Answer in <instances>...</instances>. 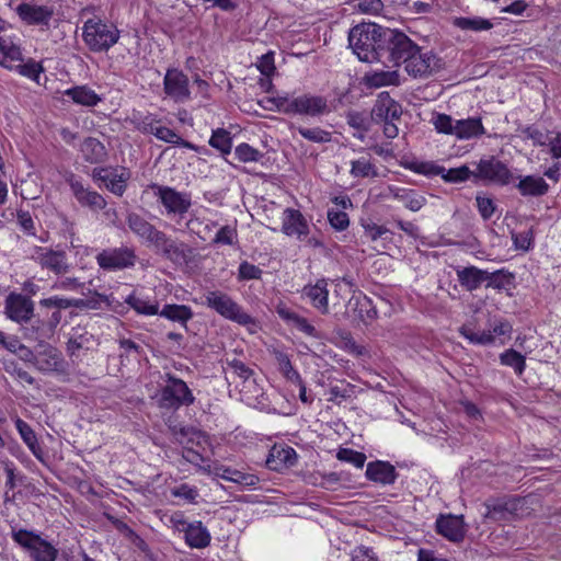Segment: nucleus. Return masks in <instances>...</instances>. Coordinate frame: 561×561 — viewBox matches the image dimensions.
Wrapping results in <instances>:
<instances>
[{"label": "nucleus", "mask_w": 561, "mask_h": 561, "mask_svg": "<svg viewBox=\"0 0 561 561\" xmlns=\"http://www.w3.org/2000/svg\"><path fill=\"white\" fill-rule=\"evenodd\" d=\"M385 27L376 23H360L348 32V44L360 61H379L382 48L381 36Z\"/></svg>", "instance_id": "nucleus-1"}, {"label": "nucleus", "mask_w": 561, "mask_h": 561, "mask_svg": "<svg viewBox=\"0 0 561 561\" xmlns=\"http://www.w3.org/2000/svg\"><path fill=\"white\" fill-rule=\"evenodd\" d=\"M379 42L383 48L379 61L383 64L392 62L394 66L405 64L409 57L419 50V46L398 30L386 28Z\"/></svg>", "instance_id": "nucleus-2"}, {"label": "nucleus", "mask_w": 561, "mask_h": 561, "mask_svg": "<svg viewBox=\"0 0 561 561\" xmlns=\"http://www.w3.org/2000/svg\"><path fill=\"white\" fill-rule=\"evenodd\" d=\"M119 36L121 32L114 24L100 18L89 19L82 26V39L93 53L107 51L118 42Z\"/></svg>", "instance_id": "nucleus-3"}, {"label": "nucleus", "mask_w": 561, "mask_h": 561, "mask_svg": "<svg viewBox=\"0 0 561 561\" xmlns=\"http://www.w3.org/2000/svg\"><path fill=\"white\" fill-rule=\"evenodd\" d=\"M203 304L222 318L238 324L249 325L254 323V319L228 294L221 290H209L205 293Z\"/></svg>", "instance_id": "nucleus-4"}, {"label": "nucleus", "mask_w": 561, "mask_h": 561, "mask_svg": "<svg viewBox=\"0 0 561 561\" xmlns=\"http://www.w3.org/2000/svg\"><path fill=\"white\" fill-rule=\"evenodd\" d=\"M157 404L161 409L178 410L180 407H188L195 398L186 382L178 377L167 374V385L154 396Z\"/></svg>", "instance_id": "nucleus-5"}, {"label": "nucleus", "mask_w": 561, "mask_h": 561, "mask_svg": "<svg viewBox=\"0 0 561 561\" xmlns=\"http://www.w3.org/2000/svg\"><path fill=\"white\" fill-rule=\"evenodd\" d=\"M12 538L27 552L31 561H56L58 557V549L34 531L13 530Z\"/></svg>", "instance_id": "nucleus-6"}, {"label": "nucleus", "mask_w": 561, "mask_h": 561, "mask_svg": "<svg viewBox=\"0 0 561 561\" xmlns=\"http://www.w3.org/2000/svg\"><path fill=\"white\" fill-rule=\"evenodd\" d=\"M154 251L175 264L187 263L193 254V249L182 241L173 240L158 228L145 242Z\"/></svg>", "instance_id": "nucleus-7"}, {"label": "nucleus", "mask_w": 561, "mask_h": 561, "mask_svg": "<svg viewBox=\"0 0 561 561\" xmlns=\"http://www.w3.org/2000/svg\"><path fill=\"white\" fill-rule=\"evenodd\" d=\"M165 209L168 216L183 218L192 206L191 194L179 192L174 187L152 183L149 186Z\"/></svg>", "instance_id": "nucleus-8"}, {"label": "nucleus", "mask_w": 561, "mask_h": 561, "mask_svg": "<svg viewBox=\"0 0 561 561\" xmlns=\"http://www.w3.org/2000/svg\"><path fill=\"white\" fill-rule=\"evenodd\" d=\"M513 178L508 167L494 156L480 159L473 171L474 182H486L499 185H507Z\"/></svg>", "instance_id": "nucleus-9"}, {"label": "nucleus", "mask_w": 561, "mask_h": 561, "mask_svg": "<svg viewBox=\"0 0 561 561\" xmlns=\"http://www.w3.org/2000/svg\"><path fill=\"white\" fill-rule=\"evenodd\" d=\"M31 259L42 270H47L55 275H66L71 270L67 253L64 250H54L49 247H34Z\"/></svg>", "instance_id": "nucleus-10"}, {"label": "nucleus", "mask_w": 561, "mask_h": 561, "mask_svg": "<svg viewBox=\"0 0 561 561\" xmlns=\"http://www.w3.org/2000/svg\"><path fill=\"white\" fill-rule=\"evenodd\" d=\"M405 70L414 78H426L444 69V61L432 50L421 53V48L416 54H412L409 60L404 64Z\"/></svg>", "instance_id": "nucleus-11"}, {"label": "nucleus", "mask_w": 561, "mask_h": 561, "mask_svg": "<svg viewBox=\"0 0 561 561\" xmlns=\"http://www.w3.org/2000/svg\"><path fill=\"white\" fill-rule=\"evenodd\" d=\"M137 255L133 248L119 247L104 249L96 255L99 266L104 271H117L133 267Z\"/></svg>", "instance_id": "nucleus-12"}, {"label": "nucleus", "mask_w": 561, "mask_h": 561, "mask_svg": "<svg viewBox=\"0 0 561 561\" xmlns=\"http://www.w3.org/2000/svg\"><path fill=\"white\" fill-rule=\"evenodd\" d=\"M484 506L486 508V513L483 515L484 519L508 520L522 510L523 500L518 496L489 499L484 502Z\"/></svg>", "instance_id": "nucleus-13"}, {"label": "nucleus", "mask_w": 561, "mask_h": 561, "mask_svg": "<svg viewBox=\"0 0 561 561\" xmlns=\"http://www.w3.org/2000/svg\"><path fill=\"white\" fill-rule=\"evenodd\" d=\"M163 90L175 103H184L191 99L188 77L176 68L167 70L163 78Z\"/></svg>", "instance_id": "nucleus-14"}, {"label": "nucleus", "mask_w": 561, "mask_h": 561, "mask_svg": "<svg viewBox=\"0 0 561 561\" xmlns=\"http://www.w3.org/2000/svg\"><path fill=\"white\" fill-rule=\"evenodd\" d=\"M435 530L451 542L463 541L467 533L463 515H439L435 522Z\"/></svg>", "instance_id": "nucleus-15"}, {"label": "nucleus", "mask_w": 561, "mask_h": 561, "mask_svg": "<svg viewBox=\"0 0 561 561\" xmlns=\"http://www.w3.org/2000/svg\"><path fill=\"white\" fill-rule=\"evenodd\" d=\"M328 113H330V107L324 96L306 93L294 98L291 115L318 117Z\"/></svg>", "instance_id": "nucleus-16"}, {"label": "nucleus", "mask_w": 561, "mask_h": 561, "mask_svg": "<svg viewBox=\"0 0 561 561\" xmlns=\"http://www.w3.org/2000/svg\"><path fill=\"white\" fill-rule=\"evenodd\" d=\"M4 309L9 319L19 323L27 322L32 318L34 304L22 294L11 293L5 298Z\"/></svg>", "instance_id": "nucleus-17"}, {"label": "nucleus", "mask_w": 561, "mask_h": 561, "mask_svg": "<svg viewBox=\"0 0 561 561\" xmlns=\"http://www.w3.org/2000/svg\"><path fill=\"white\" fill-rule=\"evenodd\" d=\"M34 366L44 374H64L67 370V363L61 352L50 345L45 346L36 354Z\"/></svg>", "instance_id": "nucleus-18"}, {"label": "nucleus", "mask_w": 561, "mask_h": 561, "mask_svg": "<svg viewBox=\"0 0 561 561\" xmlns=\"http://www.w3.org/2000/svg\"><path fill=\"white\" fill-rule=\"evenodd\" d=\"M282 232L298 240L307 238L309 225L302 213L295 208H286L282 217Z\"/></svg>", "instance_id": "nucleus-19"}, {"label": "nucleus", "mask_w": 561, "mask_h": 561, "mask_svg": "<svg viewBox=\"0 0 561 561\" xmlns=\"http://www.w3.org/2000/svg\"><path fill=\"white\" fill-rule=\"evenodd\" d=\"M402 115L401 105L390 98L388 92H381L375 105L371 108V121L375 123H383L387 121L400 119Z\"/></svg>", "instance_id": "nucleus-20"}, {"label": "nucleus", "mask_w": 561, "mask_h": 561, "mask_svg": "<svg viewBox=\"0 0 561 561\" xmlns=\"http://www.w3.org/2000/svg\"><path fill=\"white\" fill-rule=\"evenodd\" d=\"M70 190L76 197L77 202L91 210H102L106 207L104 197L95 191L84 187L83 184L71 175L68 180Z\"/></svg>", "instance_id": "nucleus-21"}, {"label": "nucleus", "mask_w": 561, "mask_h": 561, "mask_svg": "<svg viewBox=\"0 0 561 561\" xmlns=\"http://www.w3.org/2000/svg\"><path fill=\"white\" fill-rule=\"evenodd\" d=\"M15 12L27 25H48L54 15V10L47 5H36L26 2L20 3Z\"/></svg>", "instance_id": "nucleus-22"}, {"label": "nucleus", "mask_w": 561, "mask_h": 561, "mask_svg": "<svg viewBox=\"0 0 561 561\" xmlns=\"http://www.w3.org/2000/svg\"><path fill=\"white\" fill-rule=\"evenodd\" d=\"M67 353L70 357H79L81 351H91L98 345L95 336L85 328H73L67 342Z\"/></svg>", "instance_id": "nucleus-23"}, {"label": "nucleus", "mask_w": 561, "mask_h": 561, "mask_svg": "<svg viewBox=\"0 0 561 561\" xmlns=\"http://www.w3.org/2000/svg\"><path fill=\"white\" fill-rule=\"evenodd\" d=\"M297 461L296 450L286 445H274L266 459V466L274 471H282L294 466Z\"/></svg>", "instance_id": "nucleus-24"}, {"label": "nucleus", "mask_w": 561, "mask_h": 561, "mask_svg": "<svg viewBox=\"0 0 561 561\" xmlns=\"http://www.w3.org/2000/svg\"><path fill=\"white\" fill-rule=\"evenodd\" d=\"M365 476L369 481L389 485L396 482L399 474L390 462L376 460L368 462Z\"/></svg>", "instance_id": "nucleus-25"}, {"label": "nucleus", "mask_w": 561, "mask_h": 561, "mask_svg": "<svg viewBox=\"0 0 561 561\" xmlns=\"http://www.w3.org/2000/svg\"><path fill=\"white\" fill-rule=\"evenodd\" d=\"M302 295L308 297L311 305L322 314L329 312V290L325 279H318L313 285H306Z\"/></svg>", "instance_id": "nucleus-26"}, {"label": "nucleus", "mask_w": 561, "mask_h": 561, "mask_svg": "<svg viewBox=\"0 0 561 561\" xmlns=\"http://www.w3.org/2000/svg\"><path fill=\"white\" fill-rule=\"evenodd\" d=\"M456 274L460 286L467 291H474L482 284H486L488 271L474 265L458 268Z\"/></svg>", "instance_id": "nucleus-27"}, {"label": "nucleus", "mask_w": 561, "mask_h": 561, "mask_svg": "<svg viewBox=\"0 0 561 561\" xmlns=\"http://www.w3.org/2000/svg\"><path fill=\"white\" fill-rule=\"evenodd\" d=\"M182 533H184L186 545L191 548H206L209 546L211 540L210 533L201 520H195L185 528H182Z\"/></svg>", "instance_id": "nucleus-28"}, {"label": "nucleus", "mask_w": 561, "mask_h": 561, "mask_svg": "<svg viewBox=\"0 0 561 561\" xmlns=\"http://www.w3.org/2000/svg\"><path fill=\"white\" fill-rule=\"evenodd\" d=\"M80 151L84 161L91 164L103 163L108 156L105 146L94 137L85 138L80 145Z\"/></svg>", "instance_id": "nucleus-29"}, {"label": "nucleus", "mask_w": 561, "mask_h": 561, "mask_svg": "<svg viewBox=\"0 0 561 561\" xmlns=\"http://www.w3.org/2000/svg\"><path fill=\"white\" fill-rule=\"evenodd\" d=\"M159 316L172 322H178L183 328L187 329V322L194 317V312L190 306L167 304L159 311Z\"/></svg>", "instance_id": "nucleus-30"}, {"label": "nucleus", "mask_w": 561, "mask_h": 561, "mask_svg": "<svg viewBox=\"0 0 561 561\" xmlns=\"http://www.w3.org/2000/svg\"><path fill=\"white\" fill-rule=\"evenodd\" d=\"M517 190L523 196H542L549 190L548 183L541 176L526 175L522 176Z\"/></svg>", "instance_id": "nucleus-31"}, {"label": "nucleus", "mask_w": 561, "mask_h": 561, "mask_svg": "<svg viewBox=\"0 0 561 561\" xmlns=\"http://www.w3.org/2000/svg\"><path fill=\"white\" fill-rule=\"evenodd\" d=\"M126 222L130 231L144 242H146L157 229L154 225L135 211H128L126 214Z\"/></svg>", "instance_id": "nucleus-32"}, {"label": "nucleus", "mask_w": 561, "mask_h": 561, "mask_svg": "<svg viewBox=\"0 0 561 561\" xmlns=\"http://www.w3.org/2000/svg\"><path fill=\"white\" fill-rule=\"evenodd\" d=\"M65 95L70 98L75 103L88 107L95 106L102 101V98L88 85H77L67 89Z\"/></svg>", "instance_id": "nucleus-33"}, {"label": "nucleus", "mask_w": 561, "mask_h": 561, "mask_svg": "<svg viewBox=\"0 0 561 561\" xmlns=\"http://www.w3.org/2000/svg\"><path fill=\"white\" fill-rule=\"evenodd\" d=\"M454 130V135L459 139H470L485 133L481 118L479 117L456 121Z\"/></svg>", "instance_id": "nucleus-34"}, {"label": "nucleus", "mask_w": 561, "mask_h": 561, "mask_svg": "<svg viewBox=\"0 0 561 561\" xmlns=\"http://www.w3.org/2000/svg\"><path fill=\"white\" fill-rule=\"evenodd\" d=\"M16 430L19 431L21 438L26 444V446L30 448L34 457L39 460L44 461V451L42 447L38 444L37 437L33 428L23 420L16 419L15 421Z\"/></svg>", "instance_id": "nucleus-35"}, {"label": "nucleus", "mask_w": 561, "mask_h": 561, "mask_svg": "<svg viewBox=\"0 0 561 561\" xmlns=\"http://www.w3.org/2000/svg\"><path fill=\"white\" fill-rule=\"evenodd\" d=\"M130 179V171L126 168H122L118 171L117 168H111L107 182H105L106 188L117 196H123L127 188V182Z\"/></svg>", "instance_id": "nucleus-36"}, {"label": "nucleus", "mask_w": 561, "mask_h": 561, "mask_svg": "<svg viewBox=\"0 0 561 561\" xmlns=\"http://www.w3.org/2000/svg\"><path fill=\"white\" fill-rule=\"evenodd\" d=\"M514 283L515 275L505 268H501L494 272L488 271L485 288L507 290L514 287Z\"/></svg>", "instance_id": "nucleus-37"}, {"label": "nucleus", "mask_w": 561, "mask_h": 561, "mask_svg": "<svg viewBox=\"0 0 561 561\" xmlns=\"http://www.w3.org/2000/svg\"><path fill=\"white\" fill-rule=\"evenodd\" d=\"M392 195L411 211H419L426 204L425 196L416 193L414 190L396 188L392 190Z\"/></svg>", "instance_id": "nucleus-38"}, {"label": "nucleus", "mask_w": 561, "mask_h": 561, "mask_svg": "<svg viewBox=\"0 0 561 561\" xmlns=\"http://www.w3.org/2000/svg\"><path fill=\"white\" fill-rule=\"evenodd\" d=\"M125 302L133 308L138 314L154 316L159 314V302L138 296L136 294L129 295Z\"/></svg>", "instance_id": "nucleus-39"}, {"label": "nucleus", "mask_w": 561, "mask_h": 561, "mask_svg": "<svg viewBox=\"0 0 561 561\" xmlns=\"http://www.w3.org/2000/svg\"><path fill=\"white\" fill-rule=\"evenodd\" d=\"M208 144L211 148L218 150L224 158H226V156L230 154L232 149L231 133L225 128L214 129Z\"/></svg>", "instance_id": "nucleus-40"}, {"label": "nucleus", "mask_w": 561, "mask_h": 561, "mask_svg": "<svg viewBox=\"0 0 561 561\" xmlns=\"http://www.w3.org/2000/svg\"><path fill=\"white\" fill-rule=\"evenodd\" d=\"M453 24L462 31L473 32L488 31L493 27V24L490 20L483 19L481 16H458L454 19Z\"/></svg>", "instance_id": "nucleus-41"}, {"label": "nucleus", "mask_w": 561, "mask_h": 561, "mask_svg": "<svg viewBox=\"0 0 561 561\" xmlns=\"http://www.w3.org/2000/svg\"><path fill=\"white\" fill-rule=\"evenodd\" d=\"M218 476L224 480H228L248 488H254L260 481L255 474L244 473L239 470L226 467L222 468V472L218 473Z\"/></svg>", "instance_id": "nucleus-42"}, {"label": "nucleus", "mask_w": 561, "mask_h": 561, "mask_svg": "<svg viewBox=\"0 0 561 561\" xmlns=\"http://www.w3.org/2000/svg\"><path fill=\"white\" fill-rule=\"evenodd\" d=\"M500 362L504 366L512 367L520 376L526 368L525 356L514 348L506 350L500 355Z\"/></svg>", "instance_id": "nucleus-43"}, {"label": "nucleus", "mask_w": 561, "mask_h": 561, "mask_svg": "<svg viewBox=\"0 0 561 561\" xmlns=\"http://www.w3.org/2000/svg\"><path fill=\"white\" fill-rule=\"evenodd\" d=\"M296 129L302 138L311 142L327 144L332 140V133L320 127L307 128L298 126Z\"/></svg>", "instance_id": "nucleus-44"}, {"label": "nucleus", "mask_w": 561, "mask_h": 561, "mask_svg": "<svg viewBox=\"0 0 561 561\" xmlns=\"http://www.w3.org/2000/svg\"><path fill=\"white\" fill-rule=\"evenodd\" d=\"M442 179L447 183H462L469 179H473V171L466 164L458 168L446 169L444 168Z\"/></svg>", "instance_id": "nucleus-45"}, {"label": "nucleus", "mask_w": 561, "mask_h": 561, "mask_svg": "<svg viewBox=\"0 0 561 561\" xmlns=\"http://www.w3.org/2000/svg\"><path fill=\"white\" fill-rule=\"evenodd\" d=\"M234 157L243 163L259 162L263 159L264 153L253 148L247 142H242L234 148Z\"/></svg>", "instance_id": "nucleus-46"}, {"label": "nucleus", "mask_w": 561, "mask_h": 561, "mask_svg": "<svg viewBox=\"0 0 561 561\" xmlns=\"http://www.w3.org/2000/svg\"><path fill=\"white\" fill-rule=\"evenodd\" d=\"M13 70L23 77H26L38 82L39 76L44 71V68L41 65V62H37L34 59L28 58L25 62L14 65Z\"/></svg>", "instance_id": "nucleus-47"}, {"label": "nucleus", "mask_w": 561, "mask_h": 561, "mask_svg": "<svg viewBox=\"0 0 561 561\" xmlns=\"http://www.w3.org/2000/svg\"><path fill=\"white\" fill-rule=\"evenodd\" d=\"M460 334L473 344L488 345L494 342V335L491 331L476 332L469 325H462Z\"/></svg>", "instance_id": "nucleus-48"}, {"label": "nucleus", "mask_w": 561, "mask_h": 561, "mask_svg": "<svg viewBox=\"0 0 561 561\" xmlns=\"http://www.w3.org/2000/svg\"><path fill=\"white\" fill-rule=\"evenodd\" d=\"M61 321V311L54 310L46 320H43L42 325L37 328V337L48 339L50 337L55 329Z\"/></svg>", "instance_id": "nucleus-49"}, {"label": "nucleus", "mask_w": 561, "mask_h": 561, "mask_svg": "<svg viewBox=\"0 0 561 561\" xmlns=\"http://www.w3.org/2000/svg\"><path fill=\"white\" fill-rule=\"evenodd\" d=\"M367 84L373 88L399 84V75L397 73V71L376 72L367 77Z\"/></svg>", "instance_id": "nucleus-50"}, {"label": "nucleus", "mask_w": 561, "mask_h": 561, "mask_svg": "<svg viewBox=\"0 0 561 561\" xmlns=\"http://www.w3.org/2000/svg\"><path fill=\"white\" fill-rule=\"evenodd\" d=\"M351 174L354 178H368L376 176L377 171L375 165L367 158H360L352 161Z\"/></svg>", "instance_id": "nucleus-51"}, {"label": "nucleus", "mask_w": 561, "mask_h": 561, "mask_svg": "<svg viewBox=\"0 0 561 561\" xmlns=\"http://www.w3.org/2000/svg\"><path fill=\"white\" fill-rule=\"evenodd\" d=\"M76 304H79L77 299L64 298L59 296H51L39 301L41 308L54 309L58 311L66 310L71 307L76 308Z\"/></svg>", "instance_id": "nucleus-52"}, {"label": "nucleus", "mask_w": 561, "mask_h": 561, "mask_svg": "<svg viewBox=\"0 0 561 561\" xmlns=\"http://www.w3.org/2000/svg\"><path fill=\"white\" fill-rule=\"evenodd\" d=\"M0 51L3 54L5 58H9L11 61H22V50L19 45H16L11 37L1 36L0 37Z\"/></svg>", "instance_id": "nucleus-53"}, {"label": "nucleus", "mask_w": 561, "mask_h": 561, "mask_svg": "<svg viewBox=\"0 0 561 561\" xmlns=\"http://www.w3.org/2000/svg\"><path fill=\"white\" fill-rule=\"evenodd\" d=\"M336 458L341 461L353 463L356 468H363L366 461L364 453L351 448H340Z\"/></svg>", "instance_id": "nucleus-54"}, {"label": "nucleus", "mask_w": 561, "mask_h": 561, "mask_svg": "<svg viewBox=\"0 0 561 561\" xmlns=\"http://www.w3.org/2000/svg\"><path fill=\"white\" fill-rule=\"evenodd\" d=\"M520 133L524 135L526 139L533 141L534 146H546L549 140L548 134L543 133L539 128L534 125H528L519 128Z\"/></svg>", "instance_id": "nucleus-55"}, {"label": "nucleus", "mask_w": 561, "mask_h": 561, "mask_svg": "<svg viewBox=\"0 0 561 561\" xmlns=\"http://www.w3.org/2000/svg\"><path fill=\"white\" fill-rule=\"evenodd\" d=\"M133 123L140 133L154 135V128H158L160 122L154 115L148 114L146 116L135 117Z\"/></svg>", "instance_id": "nucleus-56"}, {"label": "nucleus", "mask_w": 561, "mask_h": 561, "mask_svg": "<svg viewBox=\"0 0 561 561\" xmlns=\"http://www.w3.org/2000/svg\"><path fill=\"white\" fill-rule=\"evenodd\" d=\"M346 122L350 127L358 131L367 133L370 128L369 119L360 112H348L346 114Z\"/></svg>", "instance_id": "nucleus-57"}, {"label": "nucleus", "mask_w": 561, "mask_h": 561, "mask_svg": "<svg viewBox=\"0 0 561 561\" xmlns=\"http://www.w3.org/2000/svg\"><path fill=\"white\" fill-rule=\"evenodd\" d=\"M262 270L249 263L248 261H243L240 263L238 268V279L239 280H251V279H260L262 277Z\"/></svg>", "instance_id": "nucleus-58"}, {"label": "nucleus", "mask_w": 561, "mask_h": 561, "mask_svg": "<svg viewBox=\"0 0 561 561\" xmlns=\"http://www.w3.org/2000/svg\"><path fill=\"white\" fill-rule=\"evenodd\" d=\"M328 220L331 227L337 231L345 230L350 225L348 215L345 211L337 209L328 210Z\"/></svg>", "instance_id": "nucleus-59"}, {"label": "nucleus", "mask_w": 561, "mask_h": 561, "mask_svg": "<svg viewBox=\"0 0 561 561\" xmlns=\"http://www.w3.org/2000/svg\"><path fill=\"white\" fill-rule=\"evenodd\" d=\"M411 170H413L415 173L423 174L426 176H435L443 174L444 167L436 164L435 162H420V163H413L410 167Z\"/></svg>", "instance_id": "nucleus-60"}, {"label": "nucleus", "mask_w": 561, "mask_h": 561, "mask_svg": "<svg viewBox=\"0 0 561 561\" xmlns=\"http://www.w3.org/2000/svg\"><path fill=\"white\" fill-rule=\"evenodd\" d=\"M432 122L438 133L454 135L455 122L451 116L438 113L433 117Z\"/></svg>", "instance_id": "nucleus-61"}, {"label": "nucleus", "mask_w": 561, "mask_h": 561, "mask_svg": "<svg viewBox=\"0 0 561 561\" xmlns=\"http://www.w3.org/2000/svg\"><path fill=\"white\" fill-rule=\"evenodd\" d=\"M268 102L274 105V107L284 114L291 115L294 107V98H290L288 93L284 95H276L268 99Z\"/></svg>", "instance_id": "nucleus-62"}, {"label": "nucleus", "mask_w": 561, "mask_h": 561, "mask_svg": "<svg viewBox=\"0 0 561 561\" xmlns=\"http://www.w3.org/2000/svg\"><path fill=\"white\" fill-rule=\"evenodd\" d=\"M476 202L481 217L484 220L490 219L493 216L496 208L494 202L491 198L481 195H477Z\"/></svg>", "instance_id": "nucleus-63"}, {"label": "nucleus", "mask_w": 561, "mask_h": 561, "mask_svg": "<svg viewBox=\"0 0 561 561\" xmlns=\"http://www.w3.org/2000/svg\"><path fill=\"white\" fill-rule=\"evenodd\" d=\"M226 364L231 369L232 374L243 380H248L253 375V370L249 368L243 362L237 358L231 360L227 359Z\"/></svg>", "instance_id": "nucleus-64"}]
</instances>
